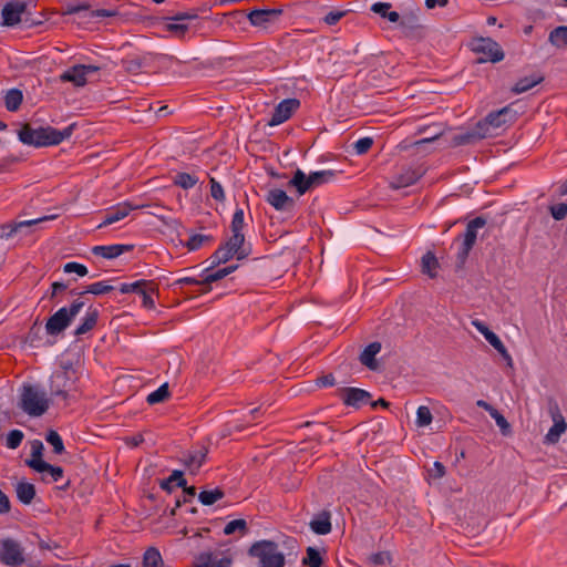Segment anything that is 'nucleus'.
I'll list each match as a JSON object with an SVG mask.
<instances>
[{
	"label": "nucleus",
	"instance_id": "nucleus-35",
	"mask_svg": "<svg viewBox=\"0 0 567 567\" xmlns=\"http://www.w3.org/2000/svg\"><path fill=\"white\" fill-rule=\"evenodd\" d=\"M439 268V261L432 251H427L422 257V271L430 278L436 277V270Z\"/></svg>",
	"mask_w": 567,
	"mask_h": 567
},
{
	"label": "nucleus",
	"instance_id": "nucleus-32",
	"mask_svg": "<svg viewBox=\"0 0 567 567\" xmlns=\"http://www.w3.org/2000/svg\"><path fill=\"white\" fill-rule=\"evenodd\" d=\"M206 458V450L199 449L187 455L185 458V465L188 467L190 472H196L205 462Z\"/></svg>",
	"mask_w": 567,
	"mask_h": 567
},
{
	"label": "nucleus",
	"instance_id": "nucleus-27",
	"mask_svg": "<svg viewBox=\"0 0 567 567\" xmlns=\"http://www.w3.org/2000/svg\"><path fill=\"white\" fill-rule=\"evenodd\" d=\"M236 268H237L236 266H228V267L217 269L216 271L206 275L205 278L203 279L204 289H202L200 292L202 293L208 292L210 290L209 285L212 282H215L217 280L225 278L226 276L231 274Z\"/></svg>",
	"mask_w": 567,
	"mask_h": 567
},
{
	"label": "nucleus",
	"instance_id": "nucleus-16",
	"mask_svg": "<svg viewBox=\"0 0 567 567\" xmlns=\"http://www.w3.org/2000/svg\"><path fill=\"white\" fill-rule=\"evenodd\" d=\"M266 202L276 210H288L295 206V200L279 188H272L267 193Z\"/></svg>",
	"mask_w": 567,
	"mask_h": 567
},
{
	"label": "nucleus",
	"instance_id": "nucleus-46",
	"mask_svg": "<svg viewBox=\"0 0 567 567\" xmlns=\"http://www.w3.org/2000/svg\"><path fill=\"white\" fill-rule=\"evenodd\" d=\"M302 563L309 567H321L322 558L317 549L313 547L307 548V555L303 558Z\"/></svg>",
	"mask_w": 567,
	"mask_h": 567
},
{
	"label": "nucleus",
	"instance_id": "nucleus-29",
	"mask_svg": "<svg viewBox=\"0 0 567 567\" xmlns=\"http://www.w3.org/2000/svg\"><path fill=\"white\" fill-rule=\"evenodd\" d=\"M289 184L297 188L300 195L312 188L309 175L307 176L302 171L297 169L290 179Z\"/></svg>",
	"mask_w": 567,
	"mask_h": 567
},
{
	"label": "nucleus",
	"instance_id": "nucleus-21",
	"mask_svg": "<svg viewBox=\"0 0 567 567\" xmlns=\"http://www.w3.org/2000/svg\"><path fill=\"white\" fill-rule=\"evenodd\" d=\"M100 312L96 308L90 307L84 317L81 320V323L75 329V336H83L94 329L97 323Z\"/></svg>",
	"mask_w": 567,
	"mask_h": 567
},
{
	"label": "nucleus",
	"instance_id": "nucleus-26",
	"mask_svg": "<svg viewBox=\"0 0 567 567\" xmlns=\"http://www.w3.org/2000/svg\"><path fill=\"white\" fill-rule=\"evenodd\" d=\"M229 565V559H221L217 561L210 553H202L197 555L193 563V567H228Z\"/></svg>",
	"mask_w": 567,
	"mask_h": 567
},
{
	"label": "nucleus",
	"instance_id": "nucleus-54",
	"mask_svg": "<svg viewBox=\"0 0 567 567\" xmlns=\"http://www.w3.org/2000/svg\"><path fill=\"white\" fill-rule=\"evenodd\" d=\"M549 212L554 219L561 220L567 216V204L558 203L549 206Z\"/></svg>",
	"mask_w": 567,
	"mask_h": 567
},
{
	"label": "nucleus",
	"instance_id": "nucleus-2",
	"mask_svg": "<svg viewBox=\"0 0 567 567\" xmlns=\"http://www.w3.org/2000/svg\"><path fill=\"white\" fill-rule=\"evenodd\" d=\"M19 406L28 415L37 417L48 411L50 399L40 386L23 384L20 391Z\"/></svg>",
	"mask_w": 567,
	"mask_h": 567
},
{
	"label": "nucleus",
	"instance_id": "nucleus-30",
	"mask_svg": "<svg viewBox=\"0 0 567 567\" xmlns=\"http://www.w3.org/2000/svg\"><path fill=\"white\" fill-rule=\"evenodd\" d=\"M419 178H420L419 173L414 169L409 168V169H405L403 174L398 176L392 182V187L393 188L408 187L410 185H413Z\"/></svg>",
	"mask_w": 567,
	"mask_h": 567
},
{
	"label": "nucleus",
	"instance_id": "nucleus-1",
	"mask_svg": "<svg viewBox=\"0 0 567 567\" xmlns=\"http://www.w3.org/2000/svg\"><path fill=\"white\" fill-rule=\"evenodd\" d=\"M72 133L73 125L60 131L52 126L33 127L30 124H24L20 128L18 136L23 144L35 147H45L62 143L64 140H68Z\"/></svg>",
	"mask_w": 567,
	"mask_h": 567
},
{
	"label": "nucleus",
	"instance_id": "nucleus-41",
	"mask_svg": "<svg viewBox=\"0 0 567 567\" xmlns=\"http://www.w3.org/2000/svg\"><path fill=\"white\" fill-rule=\"evenodd\" d=\"M157 292V285L150 280V286H146L142 291L141 296L143 298V307L146 309H154L155 300L153 299V295Z\"/></svg>",
	"mask_w": 567,
	"mask_h": 567
},
{
	"label": "nucleus",
	"instance_id": "nucleus-6",
	"mask_svg": "<svg viewBox=\"0 0 567 567\" xmlns=\"http://www.w3.org/2000/svg\"><path fill=\"white\" fill-rule=\"evenodd\" d=\"M516 120V112L511 106H505L496 112L489 113L484 122L483 126L486 127L488 135H496L497 130H503L508 125L513 124Z\"/></svg>",
	"mask_w": 567,
	"mask_h": 567
},
{
	"label": "nucleus",
	"instance_id": "nucleus-8",
	"mask_svg": "<svg viewBox=\"0 0 567 567\" xmlns=\"http://www.w3.org/2000/svg\"><path fill=\"white\" fill-rule=\"evenodd\" d=\"M0 561L10 567H18L25 561L21 545L10 538L0 543Z\"/></svg>",
	"mask_w": 567,
	"mask_h": 567
},
{
	"label": "nucleus",
	"instance_id": "nucleus-4",
	"mask_svg": "<svg viewBox=\"0 0 567 567\" xmlns=\"http://www.w3.org/2000/svg\"><path fill=\"white\" fill-rule=\"evenodd\" d=\"M249 555L258 558L260 567H284L285 556L279 550L278 545L271 540H260L255 543Z\"/></svg>",
	"mask_w": 567,
	"mask_h": 567
},
{
	"label": "nucleus",
	"instance_id": "nucleus-24",
	"mask_svg": "<svg viewBox=\"0 0 567 567\" xmlns=\"http://www.w3.org/2000/svg\"><path fill=\"white\" fill-rule=\"evenodd\" d=\"M381 351L380 342H372L362 351L360 355V362L369 368L370 370H377L378 363L375 361V355Z\"/></svg>",
	"mask_w": 567,
	"mask_h": 567
},
{
	"label": "nucleus",
	"instance_id": "nucleus-40",
	"mask_svg": "<svg viewBox=\"0 0 567 567\" xmlns=\"http://www.w3.org/2000/svg\"><path fill=\"white\" fill-rule=\"evenodd\" d=\"M224 495V491L216 487L210 491L200 492L198 495V499L202 504L209 506L215 504L217 501L221 499Z\"/></svg>",
	"mask_w": 567,
	"mask_h": 567
},
{
	"label": "nucleus",
	"instance_id": "nucleus-52",
	"mask_svg": "<svg viewBox=\"0 0 567 567\" xmlns=\"http://www.w3.org/2000/svg\"><path fill=\"white\" fill-rule=\"evenodd\" d=\"M24 435L20 430H12L7 436V446L9 449H17L22 443Z\"/></svg>",
	"mask_w": 567,
	"mask_h": 567
},
{
	"label": "nucleus",
	"instance_id": "nucleus-48",
	"mask_svg": "<svg viewBox=\"0 0 567 567\" xmlns=\"http://www.w3.org/2000/svg\"><path fill=\"white\" fill-rule=\"evenodd\" d=\"M113 290V287L107 281H97L89 285L84 292L93 295H105Z\"/></svg>",
	"mask_w": 567,
	"mask_h": 567
},
{
	"label": "nucleus",
	"instance_id": "nucleus-17",
	"mask_svg": "<svg viewBox=\"0 0 567 567\" xmlns=\"http://www.w3.org/2000/svg\"><path fill=\"white\" fill-rule=\"evenodd\" d=\"M280 14L281 10L279 9H255L247 14V18L251 25L265 28L274 18H278Z\"/></svg>",
	"mask_w": 567,
	"mask_h": 567
},
{
	"label": "nucleus",
	"instance_id": "nucleus-47",
	"mask_svg": "<svg viewBox=\"0 0 567 567\" xmlns=\"http://www.w3.org/2000/svg\"><path fill=\"white\" fill-rule=\"evenodd\" d=\"M245 226L244 220V210L241 208H237L233 215L230 229L233 234H244L243 229Z\"/></svg>",
	"mask_w": 567,
	"mask_h": 567
},
{
	"label": "nucleus",
	"instance_id": "nucleus-15",
	"mask_svg": "<svg viewBox=\"0 0 567 567\" xmlns=\"http://www.w3.org/2000/svg\"><path fill=\"white\" fill-rule=\"evenodd\" d=\"M341 399L344 404L359 409L369 403L371 395L362 389L347 388L342 390Z\"/></svg>",
	"mask_w": 567,
	"mask_h": 567
},
{
	"label": "nucleus",
	"instance_id": "nucleus-60",
	"mask_svg": "<svg viewBox=\"0 0 567 567\" xmlns=\"http://www.w3.org/2000/svg\"><path fill=\"white\" fill-rule=\"evenodd\" d=\"M150 286V280H137L134 282H130L131 292H137L141 293V291L146 287Z\"/></svg>",
	"mask_w": 567,
	"mask_h": 567
},
{
	"label": "nucleus",
	"instance_id": "nucleus-45",
	"mask_svg": "<svg viewBox=\"0 0 567 567\" xmlns=\"http://www.w3.org/2000/svg\"><path fill=\"white\" fill-rule=\"evenodd\" d=\"M47 442L53 446L55 454H62L64 452L63 441L56 431H49L45 436Z\"/></svg>",
	"mask_w": 567,
	"mask_h": 567
},
{
	"label": "nucleus",
	"instance_id": "nucleus-44",
	"mask_svg": "<svg viewBox=\"0 0 567 567\" xmlns=\"http://www.w3.org/2000/svg\"><path fill=\"white\" fill-rule=\"evenodd\" d=\"M169 396V391L167 384L161 385L157 390L151 392L147 395V402L150 404H156L165 401Z\"/></svg>",
	"mask_w": 567,
	"mask_h": 567
},
{
	"label": "nucleus",
	"instance_id": "nucleus-33",
	"mask_svg": "<svg viewBox=\"0 0 567 567\" xmlns=\"http://www.w3.org/2000/svg\"><path fill=\"white\" fill-rule=\"evenodd\" d=\"M213 239L208 235L193 234L189 236L187 241L184 244L188 251H196L202 247L212 244Z\"/></svg>",
	"mask_w": 567,
	"mask_h": 567
},
{
	"label": "nucleus",
	"instance_id": "nucleus-57",
	"mask_svg": "<svg viewBox=\"0 0 567 567\" xmlns=\"http://www.w3.org/2000/svg\"><path fill=\"white\" fill-rule=\"evenodd\" d=\"M391 8V4L390 3H384V2H377L372 6L371 10L374 12V13H378L382 17H386L388 14V11L390 10Z\"/></svg>",
	"mask_w": 567,
	"mask_h": 567
},
{
	"label": "nucleus",
	"instance_id": "nucleus-25",
	"mask_svg": "<svg viewBox=\"0 0 567 567\" xmlns=\"http://www.w3.org/2000/svg\"><path fill=\"white\" fill-rule=\"evenodd\" d=\"M554 424L548 430L545 439L547 443L555 444L559 441V437L567 430V423L561 414H556L554 417Z\"/></svg>",
	"mask_w": 567,
	"mask_h": 567
},
{
	"label": "nucleus",
	"instance_id": "nucleus-23",
	"mask_svg": "<svg viewBox=\"0 0 567 567\" xmlns=\"http://www.w3.org/2000/svg\"><path fill=\"white\" fill-rule=\"evenodd\" d=\"M55 216H44L37 219H29V220H22L18 223H11L2 226V229L4 230L2 237L10 238L12 237L20 228L22 227H30L33 225H37L39 223H42L44 220H51L54 219Z\"/></svg>",
	"mask_w": 567,
	"mask_h": 567
},
{
	"label": "nucleus",
	"instance_id": "nucleus-36",
	"mask_svg": "<svg viewBox=\"0 0 567 567\" xmlns=\"http://www.w3.org/2000/svg\"><path fill=\"white\" fill-rule=\"evenodd\" d=\"M542 81H543L542 76H526V78L519 79L513 86L512 91L515 94H520V93H524V92L530 90L532 87H534Z\"/></svg>",
	"mask_w": 567,
	"mask_h": 567
},
{
	"label": "nucleus",
	"instance_id": "nucleus-61",
	"mask_svg": "<svg viewBox=\"0 0 567 567\" xmlns=\"http://www.w3.org/2000/svg\"><path fill=\"white\" fill-rule=\"evenodd\" d=\"M10 511V502L8 496L0 489V513H8Z\"/></svg>",
	"mask_w": 567,
	"mask_h": 567
},
{
	"label": "nucleus",
	"instance_id": "nucleus-38",
	"mask_svg": "<svg viewBox=\"0 0 567 567\" xmlns=\"http://www.w3.org/2000/svg\"><path fill=\"white\" fill-rule=\"evenodd\" d=\"M173 182L183 189H189L198 183V177L189 173L181 172L174 176Z\"/></svg>",
	"mask_w": 567,
	"mask_h": 567
},
{
	"label": "nucleus",
	"instance_id": "nucleus-22",
	"mask_svg": "<svg viewBox=\"0 0 567 567\" xmlns=\"http://www.w3.org/2000/svg\"><path fill=\"white\" fill-rule=\"evenodd\" d=\"M472 324L478 332H481L484 336V338L489 342V344L493 346L498 352H506V349L501 339L493 331H491L483 321L476 319L472 321Z\"/></svg>",
	"mask_w": 567,
	"mask_h": 567
},
{
	"label": "nucleus",
	"instance_id": "nucleus-39",
	"mask_svg": "<svg viewBox=\"0 0 567 567\" xmlns=\"http://www.w3.org/2000/svg\"><path fill=\"white\" fill-rule=\"evenodd\" d=\"M549 42L557 47L563 48L567 47V27H557L555 28L548 37Z\"/></svg>",
	"mask_w": 567,
	"mask_h": 567
},
{
	"label": "nucleus",
	"instance_id": "nucleus-10",
	"mask_svg": "<svg viewBox=\"0 0 567 567\" xmlns=\"http://www.w3.org/2000/svg\"><path fill=\"white\" fill-rule=\"evenodd\" d=\"M145 204H132L131 202H122L109 208L105 213L103 221L97 226V229L104 228L109 225L117 223L128 216L132 210L142 209L146 207Z\"/></svg>",
	"mask_w": 567,
	"mask_h": 567
},
{
	"label": "nucleus",
	"instance_id": "nucleus-3",
	"mask_svg": "<svg viewBox=\"0 0 567 567\" xmlns=\"http://www.w3.org/2000/svg\"><path fill=\"white\" fill-rule=\"evenodd\" d=\"M83 307L84 302L76 299L69 307L60 308L47 320V333L49 336H58L63 332L80 313Z\"/></svg>",
	"mask_w": 567,
	"mask_h": 567
},
{
	"label": "nucleus",
	"instance_id": "nucleus-13",
	"mask_svg": "<svg viewBox=\"0 0 567 567\" xmlns=\"http://www.w3.org/2000/svg\"><path fill=\"white\" fill-rule=\"evenodd\" d=\"M27 10V3L23 1H16L7 3L2 11V24L6 27H13L20 23L21 16Z\"/></svg>",
	"mask_w": 567,
	"mask_h": 567
},
{
	"label": "nucleus",
	"instance_id": "nucleus-31",
	"mask_svg": "<svg viewBox=\"0 0 567 567\" xmlns=\"http://www.w3.org/2000/svg\"><path fill=\"white\" fill-rule=\"evenodd\" d=\"M16 492L19 501L23 504H30L35 496V487L31 483L20 482Z\"/></svg>",
	"mask_w": 567,
	"mask_h": 567
},
{
	"label": "nucleus",
	"instance_id": "nucleus-14",
	"mask_svg": "<svg viewBox=\"0 0 567 567\" xmlns=\"http://www.w3.org/2000/svg\"><path fill=\"white\" fill-rule=\"evenodd\" d=\"M83 13V18L87 20L97 19V18H110L115 17L117 14L116 10H107V9H97L91 10L87 3L82 4H69L65 8V14H75Z\"/></svg>",
	"mask_w": 567,
	"mask_h": 567
},
{
	"label": "nucleus",
	"instance_id": "nucleus-56",
	"mask_svg": "<svg viewBox=\"0 0 567 567\" xmlns=\"http://www.w3.org/2000/svg\"><path fill=\"white\" fill-rule=\"evenodd\" d=\"M344 16V12L342 11H331L324 17V22L329 25H333L337 22H339L342 17Z\"/></svg>",
	"mask_w": 567,
	"mask_h": 567
},
{
	"label": "nucleus",
	"instance_id": "nucleus-62",
	"mask_svg": "<svg viewBox=\"0 0 567 567\" xmlns=\"http://www.w3.org/2000/svg\"><path fill=\"white\" fill-rule=\"evenodd\" d=\"M177 284L179 285H200L203 286V280H197L195 278H192V277H184V278H179L177 280Z\"/></svg>",
	"mask_w": 567,
	"mask_h": 567
},
{
	"label": "nucleus",
	"instance_id": "nucleus-11",
	"mask_svg": "<svg viewBox=\"0 0 567 567\" xmlns=\"http://www.w3.org/2000/svg\"><path fill=\"white\" fill-rule=\"evenodd\" d=\"M486 224V220L483 217H476L472 219L465 229L464 237L460 248V256L462 258H466L473 246L475 245L477 238V230L483 228Z\"/></svg>",
	"mask_w": 567,
	"mask_h": 567
},
{
	"label": "nucleus",
	"instance_id": "nucleus-37",
	"mask_svg": "<svg viewBox=\"0 0 567 567\" xmlns=\"http://www.w3.org/2000/svg\"><path fill=\"white\" fill-rule=\"evenodd\" d=\"M43 444L41 441L39 440H34L31 442V453H30V458L25 460V464L32 468V464H37V463H45V461H43L42 458V455H43Z\"/></svg>",
	"mask_w": 567,
	"mask_h": 567
},
{
	"label": "nucleus",
	"instance_id": "nucleus-9",
	"mask_svg": "<svg viewBox=\"0 0 567 567\" xmlns=\"http://www.w3.org/2000/svg\"><path fill=\"white\" fill-rule=\"evenodd\" d=\"M99 70L100 68L95 65L76 64L61 73L60 81L71 82L75 86H84L87 82V76L96 73Z\"/></svg>",
	"mask_w": 567,
	"mask_h": 567
},
{
	"label": "nucleus",
	"instance_id": "nucleus-7",
	"mask_svg": "<svg viewBox=\"0 0 567 567\" xmlns=\"http://www.w3.org/2000/svg\"><path fill=\"white\" fill-rule=\"evenodd\" d=\"M473 51L482 54V62H499L504 59V52L501 45L491 38L475 39L472 43Z\"/></svg>",
	"mask_w": 567,
	"mask_h": 567
},
{
	"label": "nucleus",
	"instance_id": "nucleus-18",
	"mask_svg": "<svg viewBox=\"0 0 567 567\" xmlns=\"http://www.w3.org/2000/svg\"><path fill=\"white\" fill-rule=\"evenodd\" d=\"M133 249L132 245H109V246H94L92 248V254L95 256H100L105 259H114L121 256L124 252L131 251Z\"/></svg>",
	"mask_w": 567,
	"mask_h": 567
},
{
	"label": "nucleus",
	"instance_id": "nucleus-34",
	"mask_svg": "<svg viewBox=\"0 0 567 567\" xmlns=\"http://www.w3.org/2000/svg\"><path fill=\"white\" fill-rule=\"evenodd\" d=\"M336 176H337V173L331 169L318 171V172H312L309 174L312 188L333 181L336 178Z\"/></svg>",
	"mask_w": 567,
	"mask_h": 567
},
{
	"label": "nucleus",
	"instance_id": "nucleus-20",
	"mask_svg": "<svg viewBox=\"0 0 567 567\" xmlns=\"http://www.w3.org/2000/svg\"><path fill=\"white\" fill-rule=\"evenodd\" d=\"M310 528L318 535H327L331 532V514L329 511H322L311 522Z\"/></svg>",
	"mask_w": 567,
	"mask_h": 567
},
{
	"label": "nucleus",
	"instance_id": "nucleus-49",
	"mask_svg": "<svg viewBox=\"0 0 567 567\" xmlns=\"http://www.w3.org/2000/svg\"><path fill=\"white\" fill-rule=\"evenodd\" d=\"M432 413L427 406H419L416 411V424L420 427H424L431 424L432 422Z\"/></svg>",
	"mask_w": 567,
	"mask_h": 567
},
{
	"label": "nucleus",
	"instance_id": "nucleus-59",
	"mask_svg": "<svg viewBox=\"0 0 567 567\" xmlns=\"http://www.w3.org/2000/svg\"><path fill=\"white\" fill-rule=\"evenodd\" d=\"M334 377L330 374L322 375L317 379V384L321 388H328L334 385Z\"/></svg>",
	"mask_w": 567,
	"mask_h": 567
},
{
	"label": "nucleus",
	"instance_id": "nucleus-5",
	"mask_svg": "<svg viewBox=\"0 0 567 567\" xmlns=\"http://www.w3.org/2000/svg\"><path fill=\"white\" fill-rule=\"evenodd\" d=\"M244 243V234H233L228 241L215 251V260L217 262H226L233 257H237V259L246 258L248 251L245 250Z\"/></svg>",
	"mask_w": 567,
	"mask_h": 567
},
{
	"label": "nucleus",
	"instance_id": "nucleus-28",
	"mask_svg": "<svg viewBox=\"0 0 567 567\" xmlns=\"http://www.w3.org/2000/svg\"><path fill=\"white\" fill-rule=\"evenodd\" d=\"M164 560L156 547H148L142 558V567H163Z\"/></svg>",
	"mask_w": 567,
	"mask_h": 567
},
{
	"label": "nucleus",
	"instance_id": "nucleus-19",
	"mask_svg": "<svg viewBox=\"0 0 567 567\" xmlns=\"http://www.w3.org/2000/svg\"><path fill=\"white\" fill-rule=\"evenodd\" d=\"M32 470L38 473L43 474L42 481L48 482V483L59 482L63 477V474H64V471L62 467L53 466L47 462L45 463H37L34 465L32 464Z\"/></svg>",
	"mask_w": 567,
	"mask_h": 567
},
{
	"label": "nucleus",
	"instance_id": "nucleus-53",
	"mask_svg": "<svg viewBox=\"0 0 567 567\" xmlns=\"http://www.w3.org/2000/svg\"><path fill=\"white\" fill-rule=\"evenodd\" d=\"M210 184V195L217 202H224L225 200V192L223 186L214 178H209Z\"/></svg>",
	"mask_w": 567,
	"mask_h": 567
},
{
	"label": "nucleus",
	"instance_id": "nucleus-63",
	"mask_svg": "<svg viewBox=\"0 0 567 567\" xmlns=\"http://www.w3.org/2000/svg\"><path fill=\"white\" fill-rule=\"evenodd\" d=\"M52 293H51V297H55L60 291H63L66 289V285L62 284V282H53L52 286Z\"/></svg>",
	"mask_w": 567,
	"mask_h": 567
},
{
	"label": "nucleus",
	"instance_id": "nucleus-51",
	"mask_svg": "<svg viewBox=\"0 0 567 567\" xmlns=\"http://www.w3.org/2000/svg\"><path fill=\"white\" fill-rule=\"evenodd\" d=\"M373 145V138L372 137H362L359 138L353 144V150L358 155H363L370 151V148Z\"/></svg>",
	"mask_w": 567,
	"mask_h": 567
},
{
	"label": "nucleus",
	"instance_id": "nucleus-50",
	"mask_svg": "<svg viewBox=\"0 0 567 567\" xmlns=\"http://www.w3.org/2000/svg\"><path fill=\"white\" fill-rule=\"evenodd\" d=\"M236 530L240 532L241 534L246 533L247 523L245 519H234V520L229 522L224 528L225 535H231Z\"/></svg>",
	"mask_w": 567,
	"mask_h": 567
},
{
	"label": "nucleus",
	"instance_id": "nucleus-55",
	"mask_svg": "<svg viewBox=\"0 0 567 567\" xmlns=\"http://www.w3.org/2000/svg\"><path fill=\"white\" fill-rule=\"evenodd\" d=\"M63 270L66 274L75 272L80 277H84L87 274V268L84 265L74 261L65 264Z\"/></svg>",
	"mask_w": 567,
	"mask_h": 567
},
{
	"label": "nucleus",
	"instance_id": "nucleus-12",
	"mask_svg": "<svg viewBox=\"0 0 567 567\" xmlns=\"http://www.w3.org/2000/svg\"><path fill=\"white\" fill-rule=\"evenodd\" d=\"M300 102L296 99H287L281 101L275 109L269 124L279 125L291 117L293 112L299 107Z\"/></svg>",
	"mask_w": 567,
	"mask_h": 567
},
{
	"label": "nucleus",
	"instance_id": "nucleus-42",
	"mask_svg": "<svg viewBox=\"0 0 567 567\" xmlns=\"http://www.w3.org/2000/svg\"><path fill=\"white\" fill-rule=\"evenodd\" d=\"M22 93L19 90H10L6 94L4 103L8 111H17L22 103Z\"/></svg>",
	"mask_w": 567,
	"mask_h": 567
},
{
	"label": "nucleus",
	"instance_id": "nucleus-43",
	"mask_svg": "<svg viewBox=\"0 0 567 567\" xmlns=\"http://www.w3.org/2000/svg\"><path fill=\"white\" fill-rule=\"evenodd\" d=\"M186 481L183 477V473L175 471L172 475L161 484L163 489L171 491L173 487H184Z\"/></svg>",
	"mask_w": 567,
	"mask_h": 567
},
{
	"label": "nucleus",
	"instance_id": "nucleus-64",
	"mask_svg": "<svg viewBox=\"0 0 567 567\" xmlns=\"http://www.w3.org/2000/svg\"><path fill=\"white\" fill-rule=\"evenodd\" d=\"M449 0H425V4L429 9H434L436 6L444 7Z\"/></svg>",
	"mask_w": 567,
	"mask_h": 567
},
{
	"label": "nucleus",
	"instance_id": "nucleus-58",
	"mask_svg": "<svg viewBox=\"0 0 567 567\" xmlns=\"http://www.w3.org/2000/svg\"><path fill=\"white\" fill-rule=\"evenodd\" d=\"M489 415L495 420L496 424L502 430L508 429V423H507L506 419L496 409L493 410V412Z\"/></svg>",
	"mask_w": 567,
	"mask_h": 567
}]
</instances>
